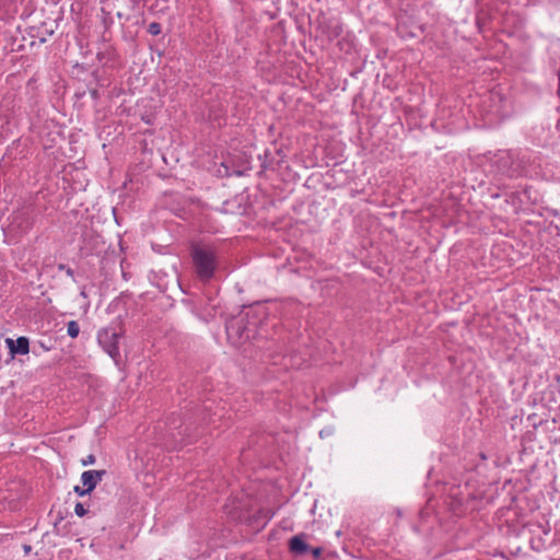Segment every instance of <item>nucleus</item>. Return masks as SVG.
I'll return each instance as SVG.
<instances>
[{"label":"nucleus","instance_id":"obj_1","mask_svg":"<svg viewBox=\"0 0 560 560\" xmlns=\"http://www.w3.org/2000/svg\"><path fill=\"white\" fill-rule=\"evenodd\" d=\"M191 258L198 278L202 281L210 280L218 265L215 250L211 246L194 245Z\"/></svg>","mask_w":560,"mask_h":560},{"label":"nucleus","instance_id":"obj_2","mask_svg":"<svg viewBox=\"0 0 560 560\" xmlns=\"http://www.w3.org/2000/svg\"><path fill=\"white\" fill-rule=\"evenodd\" d=\"M124 335V329L119 323H112L97 331V342L102 349L115 361H120L119 340Z\"/></svg>","mask_w":560,"mask_h":560},{"label":"nucleus","instance_id":"obj_3","mask_svg":"<svg viewBox=\"0 0 560 560\" xmlns=\"http://www.w3.org/2000/svg\"><path fill=\"white\" fill-rule=\"evenodd\" d=\"M106 474L105 470H86L81 475V481L84 490H94L103 476Z\"/></svg>","mask_w":560,"mask_h":560},{"label":"nucleus","instance_id":"obj_4","mask_svg":"<svg viewBox=\"0 0 560 560\" xmlns=\"http://www.w3.org/2000/svg\"><path fill=\"white\" fill-rule=\"evenodd\" d=\"M5 343L13 354H26L30 351V342L26 337H19L16 340L8 338Z\"/></svg>","mask_w":560,"mask_h":560},{"label":"nucleus","instance_id":"obj_5","mask_svg":"<svg viewBox=\"0 0 560 560\" xmlns=\"http://www.w3.org/2000/svg\"><path fill=\"white\" fill-rule=\"evenodd\" d=\"M290 550L294 553H304L307 550V545L300 536H294L290 540Z\"/></svg>","mask_w":560,"mask_h":560},{"label":"nucleus","instance_id":"obj_6","mask_svg":"<svg viewBox=\"0 0 560 560\" xmlns=\"http://www.w3.org/2000/svg\"><path fill=\"white\" fill-rule=\"evenodd\" d=\"M79 332H80V326L79 324L75 322V320H70L68 324H67V334L71 337V338H77L79 336Z\"/></svg>","mask_w":560,"mask_h":560},{"label":"nucleus","instance_id":"obj_7","mask_svg":"<svg viewBox=\"0 0 560 560\" xmlns=\"http://www.w3.org/2000/svg\"><path fill=\"white\" fill-rule=\"evenodd\" d=\"M89 511V505H85L83 502H78L74 506V512L78 516H84Z\"/></svg>","mask_w":560,"mask_h":560},{"label":"nucleus","instance_id":"obj_8","mask_svg":"<svg viewBox=\"0 0 560 560\" xmlns=\"http://www.w3.org/2000/svg\"><path fill=\"white\" fill-rule=\"evenodd\" d=\"M241 328V325H238V323H231V324H228L226 325V334H228V337L231 339L233 334H237L238 332V329Z\"/></svg>","mask_w":560,"mask_h":560},{"label":"nucleus","instance_id":"obj_9","mask_svg":"<svg viewBox=\"0 0 560 560\" xmlns=\"http://www.w3.org/2000/svg\"><path fill=\"white\" fill-rule=\"evenodd\" d=\"M162 28H161V25L156 22H152L149 24V27H148V32L153 35V36H156L161 33Z\"/></svg>","mask_w":560,"mask_h":560},{"label":"nucleus","instance_id":"obj_10","mask_svg":"<svg viewBox=\"0 0 560 560\" xmlns=\"http://www.w3.org/2000/svg\"><path fill=\"white\" fill-rule=\"evenodd\" d=\"M95 463V456L90 454L88 455L86 457L82 458L81 459V464L83 466H89V465H93Z\"/></svg>","mask_w":560,"mask_h":560},{"label":"nucleus","instance_id":"obj_11","mask_svg":"<svg viewBox=\"0 0 560 560\" xmlns=\"http://www.w3.org/2000/svg\"><path fill=\"white\" fill-rule=\"evenodd\" d=\"M320 552H322V550L319 548H316V549L313 550V555L315 557H318L320 555Z\"/></svg>","mask_w":560,"mask_h":560},{"label":"nucleus","instance_id":"obj_12","mask_svg":"<svg viewBox=\"0 0 560 560\" xmlns=\"http://www.w3.org/2000/svg\"><path fill=\"white\" fill-rule=\"evenodd\" d=\"M66 272L68 276L73 277V270L71 268H67Z\"/></svg>","mask_w":560,"mask_h":560},{"label":"nucleus","instance_id":"obj_13","mask_svg":"<svg viewBox=\"0 0 560 560\" xmlns=\"http://www.w3.org/2000/svg\"><path fill=\"white\" fill-rule=\"evenodd\" d=\"M89 493L90 492H84V491L79 492V494L82 495V497L85 495V494H89Z\"/></svg>","mask_w":560,"mask_h":560},{"label":"nucleus","instance_id":"obj_14","mask_svg":"<svg viewBox=\"0 0 560 560\" xmlns=\"http://www.w3.org/2000/svg\"><path fill=\"white\" fill-rule=\"evenodd\" d=\"M73 490L79 491V490H81V488L79 486H74Z\"/></svg>","mask_w":560,"mask_h":560},{"label":"nucleus","instance_id":"obj_15","mask_svg":"<svg viewBox=\"0 0 560 560\" xmlns=\"http://www.w3.org/2000/svg\"><path fill=\"white\" fill-rule=\"evenodd\" d=\"M65 268H66L65 265L59 266V269H65Z\"/></svg>","mask_w":560,"mask_h":560}]
</instances>
